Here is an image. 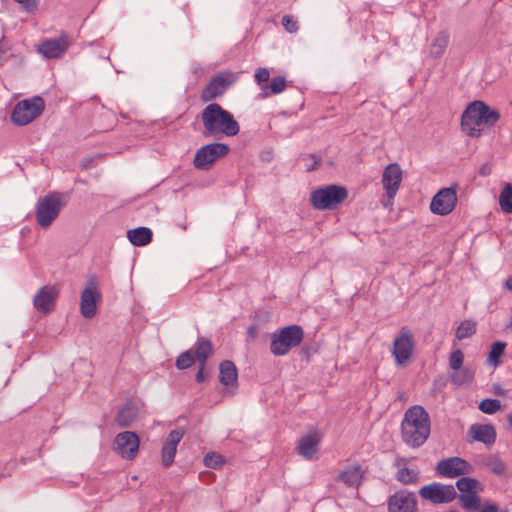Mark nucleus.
I'll return each mask as SVG.
<instances>
[{"mask_svg":"<svg viewBox=\"0 0 512 512\" xmlns=\"http://www.w3.org/2000/svg\"><path fill=\"white\" fill-rule=\"evenodd\" d=\"M457 203L456 190L453 187L442 188L433 197L430 203L432 213L437 215H447L453 211Z\"/></svg>","mask_w":512,"mask_h":512,"instance_id":"12","label":"nucleus"},{"mask_svg":"<svg viewBox=\"0 0 512 512\" xmlns=\"http://www.w3.org/2000/svg\"><path fill=\"white\" fill-rule=\"evenodd\" d=\"M491 166L488 163L483 164L479 169V174L481 176H488L491 174Z\"/></svg>","mask_w":512,"mask_h":512,"instance_id":"49","label":"nucleus"},{"mask_svg":"<svg viewBox=\"0 0 512 512\" xmlns=\"http://www.w3.org/2000/svg\"><path fill=\"white\" fill-rule=\"evenodd\" d=\"M493 390H494V393L498 396H505L506 395V390L504 388H502L500 385L498 384H495L493 386Z\"/></svg>","mask_w":512,"mask_h":512,"instance_id":"50","label":"nucleus"},{"mask_svg":"<svg viewBox=\"0 0 512 512\" xmlns=\"http://www.w3.org/2000/svg\"><path fill=\"white\" fill-rule=\"evenodd\" d=\"M205 366H206V364H199V370L195 376V380L198 383H201L205 380V375H204Z\"/></svg>","mask_w":512,"mask_h":512,"instance_id":"48","label":"nucleus"},{"mask_svg":"<svg viewBox=\"0 0 512 512\" xmlns=\"http://www.w3.org/2000/svg\"><path fill=\"white\" fill-rule=\"evenodd\" d=\"M506 345L507 344L504 341H496L491 345L487 358V363L490 366L498 367L502 363L501 357L504 354Z\"/></svg>","mask_w":512,"mask_h":512,"instance_id":"29","label":"nucleus"},{"mask_svg":"<svg viewBox=\"0 0 512 512\" xmlns=\"http://www.w3.org/2000/svg\"><path fill=\"white\" fill-rule=\"evenodd\" d=\"M229 151V146L220 142L204 145L197 150L193 164L197 169H208L214 161L224 157Z\"/></svg>","mask_w":512,"mask_h":512,"instance_id":"8","label":"nucleus"},{"mask_svg":"<svg viewBox=\"0 0 512 512\" xmlns=\"http://www.w3.org/2000/svg\"><path fill=\"white\" fill-rule=\"evenodd\" d=\"M480 482L470 477H461L456 482V487L460 494H470L477 491Z\"/></svg>","mask_w":512,"mask_h":512,"instance_id":"36","label":"nucleus"},{"mask_svg":"<svg viewBox=\"0 0 512 512\" xmlns=\"http://www.w3.org/2000/svg\"><path fill=\"white\" fill-rule=\"evenodd\" d=\"M193 349V356L199 364H206L208 358L213 351L212 343L209 339L201 337L198 338Z\"/></svg>","mask_w":512,"mask_h":512,"instance_id":"24","label":"nucleus"},{"mask_svg":"<svg viewBox=\"0 0 512 512\" xmlns=\"http://www.w3.org/2000/svg\"><path fill=\"white\" fill-rule=\"evenodd\" d=\"M388 512H417V500L412 492L400 490L388 499Z\"/></svg>","mask_w":512,"mask_h":512,"instance_id":"14","label":"nucleus"},{"mask_svg":"<svg viewBox=\"0 0 512 512\" xmlns=\"http://www.w3.org/2000/svg\"><path fill=\"white\" fill-rule=\"evenodd\" d=\"M270 73L266 68H259L255 73V79L259 85L268 84Z\"/></svg>","mask_w":512,"mask_h":512,"instance_id":"44","label":"nucleus"},{"mask_svg":"<svg viewBox=\"0 0 512 512\" xmlns=\"http://www.w3.org/2000/svg\"><path fill=\"white\" fill-rule=\"evenodd\" d=\"M45 108V102L40 96L19 101L11 113V121L17 126H25L39 117Z\"/></svg>","mask_w":512,"mask_h":512,"instance_id":"6","label":"nucleus"},{"mask_svg":"<svg viewBox=\"0 0 512 512\" xmlns=\"http://www.w3.org/2000/svg\"><path fill=\"white\" fill-rule=\"evenodd\" d=\"M362 478V471L360 466L352 465L346 467L337 476V481L342 482L346 486L354 487L360 483Z\"/></svg>","mask_w":512,"mask_h":512,"instance_id":"25","label":"nucleus"},{"mask_svg":"<svg viewBox=\"0 0 512 512\" xmlns=\"http://www.w3.org/2000/svg\"><path fill=\"white\" fill-rule=\"evenodd\" d=\"M406 460L405 459H400L397 461V466H400L401 463L405 464Z\"/></svg>","mask_w":512,"mask_h":512,"instance_id":"53","label":"nucleus"},{"mask_svg":"<svg viewBox=\"0 0 512 512\" xmlns=\"http://www.w3.org/2000/svg\"><path fill=\"white\" fill-rule=\"evenodd\" d=\"M286 88V80L282 76L274 77L270 84L262 85L261 96L263 98L268 97L270 94H279Z\"/></svg>","mask_w":512,"mask_h":512,"instance_id":"30","label":"nucleus"},{"mask_svg":"<svg viewBox=\"0 0 512 512\" xmlns=\"http://www.w3.org/2000/svg\"><path fill=\"white\" fill-rule=\"evenodd\" d=\"M476 333V324L471 320H465L460 323L456 329L455 336L458 340H464Z\"/></svg>","mask_w":512,"mask_h":512,"instance_id":"37","label":"nucleus"},{"mask_svg":"<svg viewBox=\"0 0 512 512\" xmlns=\"http://www.w3.org/2000/svg\"><path fill=\"white\" fill-rule=\"evenodd\" d=\"M461 507L467 512H476L481 508V498L477 491L470 494H459Z\"/></svg>","mask_w":512,"mask_h":512,"instance_id":"28","label":"nucleus"},{"mask_svg":"<svg viewBox=\"0 0 512 512\" xmlns=\"http://www.w3.org/2000/svg\"><path fill=\"white\" fill-rule=\"evenodd\" d=\"M455 373L451 376V381L457 386L470 383L475 376V370L471 367H461L459 370H454Z\"/></svg>","mask_w":512,"mask_h":512,"instance_id":"32","label":"nucleus"},{"mask_svg":"<svg viewBox=\"0 0 512 512\" xmlns=\"http://www.w3.org/2000/svg\"><path fill=\"white\" fill-rule=\"evenodd\" d=\"M478 512H499V509L495 503H485Z\"/></svg>","mask_w":512,"mask_h":512,"instance_id":"47","label":"nucleus"},{"mask_svg":"<svg viewBox=\"0 0 512 512\" xmlns=\"http://www.w3.org/2000/svg\"><path fill=\"white\" fill-rule=\"evenodd\" d=\"M320 445V436L316 431L302 436L297 445V451L306 460H312L317 454Z\"/></svg>","mask_w":512,"mask_h":512,"instance_id":"20","label":"nucleus"},{"mask_svg":"<svg viewBox=\"0 0 512 512\" xmlns=\"http://www.w3.org/2000/svg\"><path fill=\"white\" fill-rule=\"evenodd\" d=\"M501 408V402L498 399H484L479 404V409L486 414H493Z\"/></svg>","mask_w":512,"mask_h":512,"instance_id":"40","label":"nucleus"},{"mask_svg":"<svg viewBox=\"0 0 512 512\" xmlns=\"http://www.w3.org/2000/svg\"><path fill=\"white\" fill-rule=\"evenodd\" d=\"M223 463L222 457L215 453H208L204 457V464L209 468H217Z\"/></svg>","mask_w":512,"mask_h":512,"instance_id":"43","label":"nucleus"},{"mask_svg":"<svg viewBox=\"0 0 512 512\" xmlns=\"http://www.w3.org/2000/svg\"><path fill=\"white\" fill-rule=\"evenodd\" d=\"M23 6L27 11L34 9L37 5L36 0H14Z\"/></svg>","mask_w":512,"mask_h":512,"instance_id":"46","label":"nucleus"},{"mask_svg":"<svg viewBox=\"0 0 512 512\" xmlns=\"http://www.w3.org/2000/svg\"><path fill=\"white\" fill-rule=\"evenodd\" d=\"M117 452L128 460H133L139 450L140 440L133 431H124L115 437Z\"/></svg>","mask_w":512,"mask_h":512,"instance_id":"13","label":"nucleus"},{"mask_svg":"<svg viewBox=\"0 0 512 512\" xmlns=\"http://www.w3.org/2000/svg\"><path fill=\"white\" fill-rule=\"evenodd\" d=\"M479 111L477 113H480V117L482 120V124H488V125H494L500 118V114L497 110L490 108L488 105H486L484 102L479 101L478 104Z\"/></svg>","mask_w":512,"mask_h":512,"instance_id":"33","label":"nucleus"},{"mask_svg":"<svg viewBox=\"0 0 512 512\" xmlns=\"http://www.w3.org/2000/svg\"><path fill=\"white\" fill-rule=\"evenodd\" d=\"M403 442L411 448L421 447L430 435V417L420 405L410 407L401 423Z\"/></svg>","mask_w":512,"mask_h":512,"instance_id":"2","label":"nucleus"},{"mask_svg":"<svg viewBox=\"0 0 512 512\" xmlns=\"http://www.w3.org/2000/svg\"><path fill=\"white\" fill-rule=\"evenodd\" d=\"M450 35L447 31H440L433 39L429 55L433 58H440L445 53L449 44Z\"/></svg>","mask_w":512,"mask_h":512,"instance_id":"26","label":"nucleus"},{"mask_svg":"<svg viewBox=\"0 0 512 512\" xmlns=\"http://www.w3.org/2000/svg\"><path fill=\"white\" fill-rule=\"evenodd\" d=\"M503 287L512 292V276H510L503 284Z\"/></svg>","mask_w":512,"mask_h":512,"instance_id":"51","label":"nucleus"},{"mask_svg":"<svg viewBox=\"0 0 512 512\" xmlns=\"http://www.w3.org/2000/svg\"><path fill=\"white\" fill-rule=\"evenodd\" d=\"M311 162L306 165V170L308 172L315 170L320 162V159L315 154H309L307 157Z\"/></svg>","mask_w":512,"mask_h":512,"instance_id":"45","label":"nucleus"},{"mask_svg":"<svg viewBox=\"0 0 512 512\" xmlns=\"http://www.w3.org/2000/svg\"><path fill=\"white\" fill-rule=\"evenodd\" d=\"M396 479L404 485L416 484L419 481V471L417 469H410L403 466L398 469Z\"/></svg>","mask_w":512,"mask_h":512,"instance_id":"31","label":"nucleus"},{"mask_svg":"<svg viewBox=\"0 0 512 512\" xmlns=\"http://www.w3.org/2000/svg\"><path fill=\"white\" fill-rule=\"evenodd\" d=\"M282 25L289 33H296L299 30L298 22L291 15H284L282 17Z\"/></svg>","mask_w":512,"mask_h":512,"instance_id":"42","label":"nucleus"},{"mask_svg":"<svg viewBox=\"0 0 512 512\" xmlns=\"http://www.w3.org/2000/svg\"><path fill=\"white\" fill-rule=\"evenodd\" d=\"M136 415V409L131 405H126L118 411L116 421L120 427H128L135 420Z\"/></svg>","mask_w":512,"mask_h":512,"instance_id":"34","label":"nucleus"},{"mask_svg":"<svg viewBox=\"0 0 512 512\" xmlns=\"http://www.w3.org/2000/svg\"><path fill=\"white\" fill-rule=\"evenodd\" d=\"M57 296L58 291L55 287L49 285L42 287L33 298L34 308L43 314L51 312Z\"/></svg>","mask_w":512,"mask_h":512,"instance_id":"19","label":"nucleus"},{"mask_svg":"<svg viewBox=\"0 0 512 512\" xmlns=\"http://www.w3.org/2000/svg\"><path fill=\"white\" fill-rule=\"evenodd\" d=\"M419 495L433 504L450 503L457 498L455 487L451 484L446 485L439 482L423 486L419 490Z\"/></svg>","mask_w":512,"mask_h":512,"instance_id":"10","label":"nucleus"},{"mask_svg":"<svg viewBox=\"0 0 512 512\" xmlns=\"http://www.w3.org/2000/svg\"><path fill=\"white\" fill-rule=\"evenodd\" d=\"M219 381L222 385L229 388L230 386H237L238 371L234 362L224 360L219 365Z\"/></svg>","mask_w":512,"mask_h":512,"instance_id":"23","label":"nucleus"},{"mask_svg":"<svg viewBox=\"0 0 512 512\" xmlns=\"http://www.w3.org/2000/svg\"><path fill=\"white\" fill-rule=\"evenodd\" d=\"M204 127L203 135L220 139L223 136L233 137L240 131L239 123L233 114L218 103L208 104L201 112Z\"/></svg>","mask_w":512,"mask_h":512,"instance_id":"1","label":"nucleus"},{"mask_svg":"<svg viewBox=\"0 0 512 512\" xmlns=\"http://www.w3.org/2000/svg\"><path fill=\"white\" fill-rule=\"evenodd\" d=\"M101 300L98 279L91 275L85 282L80 298V312L83 317L90 319L97 313V303Z\"/></svg>","mask_w":512,"mask_h":512,"instance_id":"7","label":"nucleus"},{"mask_svg":"<svg viewBox=\"0 0 512 512\" xmlns=\"http://www.w3.org/2000/svg\"><path fill=\"white\" fill-rule=\"evenodd\" d=\"M69 36L62 34L58 38L43 41L38 48L39 53L47 59L60 58L69 47Z\"/></svg>","mask_w":512,"mask_h":512,"instance_id":"15","label":"nucleus"},{"mask_svg":"<svg viewBox=\"0 0 512 512\" xmlns=\"http://www.w3.org/2000/svg\"><path fill=\"white\" fill-rule=\"evenodd\" d=\"M414 339L412 332L407 327H402L399 335L394 339L392 355L398 366L408 363L414 352Z\"/></svg>","mask_w":512,"mask_h":512,"instance_id":"9","label":"nucleus"},{"mask_svg":"<svg viewBox=\"0 0 512 512\" xmlns=\"http://www.w3.org/2000/svg\"><path fill=\"white\" fill-rule=\"evenodd\" d=\"M195 361L196 360L193 356V349H189L178 356L175 362V366L179 370H184L191 367Z\"/></svg>","mask_w":512,"mask_h":512,"instance_id":"38","label":"nucleus"},{"mask_svg":"<svg viewBox=\"0 0 512 512\" xmlns=\"http://www.w3.org/2000/svg\"><path fill=\"white\" fill-rule=\"evenodd\" d=\"M472 466L460 457H449L437 463L436 472L446 478H456L472 472Z\"/></svg>","mask_w":512,"mask_h":512,"instance_id":"11","label":"nucleus"},{"mask_svg":"<svg viewBox=\"0 0 512 512\" xmlns=\"http://www.w3.org/2000/svg\"><path fill=\"white\" fill-rule=\"evenodd\" d=\"M247 333L249 336L251 337H256L257 335V330H256V327L255 326H250L247 330Z\"/></svg>","mask_w":512,"mask_h":512,"instance_id":"52","label":"nucleus"},{"mask_svg":"<svg viewBox=\"0 0 512 512\" xmlns=\"http://www.w3.org/2000/svg\"><path fill=\"white\" fill-rule=\"evenodd\" d=\"M464 361V354L460 349L454 350L449 357V366L452 370H459Z\"/></svg>","mask_w":512,"mask_h":512,"instance_id":"41","label":"nucleus"},{"mask_svg":"<svg viewBox=\"0 0 512 512\" xmlns=\"http://www.w3.org/2000/svg\"><path fill=\"white\" fill-rule=\"evenodd\" d=\"M183 436L184 430L180 428L174 429L170 431V433L168 434L161 450L162 464L164 467H169L174 462V458L177 452V446L180 443Z\"/></svg>","mask_w":512,"mask_h":512,"instance_id":"17","label":"nucleus"},{"mask_svg":"<svg viewBox=\"0 0 512 512\" xmlns=\"http://www.w3.org/2000/svg\"><path fill=\"white\" fill-rule=\"evenodd\" d=\"M64 202L58 193H49L40 197L35 206L38 225L47 229L58 218Z\"/></svg>","mask_w":512,"mask_h":512,"instance_id":"5","label":"nucleus"},{"mask_svg":"<svg viewBox=\"0 0 512 512\" xmlns=\"http://www.w3.org/2000/svg\"><path fill=\"white\" fill-rule=\"evenodd\" d=\"M508 422L512 426V413L508 416Z\"/></svg>","mask_w":512,"mask_h":512,"instance_id":"54","label":"nucleus"},{"mask_svg":"<svg viewBox=\"0 0 512 512\" xmlns=\"http://www.w3.org/2000/svg\"><path fill=\"white\" fill-rule=\"evenodd\" d=\"M270 338V352L274 356H284L302 343L304 331L301 326L293 324L277 329Z\"/></svg>","mask_w":512,"mask_h":512,"instance_id":"3","label":"nucleus"},{"mask_svg":"<svg viewBox=\"0 0 512 512\" xmlns=\"http://www.w3.org/2000/svg\"><path fill=\"white\" fill-rule=\"evenodd\" d=\"M402 180V170L397 163L389 164L383 171L382 183L389 198H394Z\"/></svg>","mask_w":512,"mask_h":512,"instance_id":"18","label":"nucleus"},{"mask_svg":"<svg viewBox=\"0 0 512 512\" xmlns=\"http://www.w3.org/2000/svg\"><path fill=\"white\" fill-rule=\"evenodd\" d=\"M347 197L348 191L345 187L331 184L312 191L310 202L316 210H332Z\"/></svg>","mask_w":512,"mask_h":512,"instance_id":"4","label":"nucleus"},{"mask_svg":"<svg viewBox=\"0 0 512 512\" xmlns=\"http://www.w3.org/2000/svg\"><path fill=\"white\" fill-rule=\"evenodd\" d=\"M499 205L503 212L512 213V185L507 183L499 195Z\"/></svg>","mask_w":512,"mask_h":512,"instance_id":"35","label":"nucleus"},{"mask_svg":"<svg viewBox=\"0 0 512 512\" xmlns=\"http://www.w3.org/2000/svg\"><path fill=\"white\" fill-rule=\"evenodd\" d=\"M152 231L147 227H138L128 230L127 237L135 246H144L151 242Z\"/></svg>","mask_w":512,"mask_h":512,"instance_id":"27","label":"nucleus"},{"mask_svg":"<svg viewBox=\"0 0 512 512\" xmlns=\"http://www.w3.org/2000/svg\"><path fill=\"white\" fill-rule=\"evenodd\" d=\"M229 83L230 82L221 75L212 77L209 83L201 91L200 99L203 102H210L214 100L226 91Z\"/></svg>","mask_w":512,"mask_h":512,"instance_id":"21","label":"nucleus"},{"mask_svg":"<svg viewBox=\"0 0 512 512\" xmlns=\"http://www.w3.org/2000/svg\"><path fill=\"white\" fill-rule=\"evenodd\" d=\"M469 434L475 441L492 445L496 440V431L489 424H473L469 428Z\"/></svg>","mask_w":512,"mask_h":512,"instance_id":"22","label":"nucleus"},{"mask_svg":"<svg viewBox=\"0 0 512 512\" xmlns=\"http://www.w3.org/2000/svg\"><path fill=\"white\" fill-rule=\"evenodd\" d=\"M485 465L498 476H502L506 472V464L498 457H490L487 459Z\"/></svg>","mask_w":512,"mask_h":512,"instance_id":"39","label":"nucleus"},{"mask_svg":"<svg viewBox=\"0 0 512 512\" xmlns=\"http://www.w3.org/2000/svg\"><path fill=\"white\" fill-rule=\"evenodd\" d=\"M479 100H476L468 105L461 117V127L467 135L474 137L480 134V126L482 120L478 108Z\"/></svg>","mask_w":512,"mask_h":512,"instance_id":"16","label":"nucleus"}]
</instances>
